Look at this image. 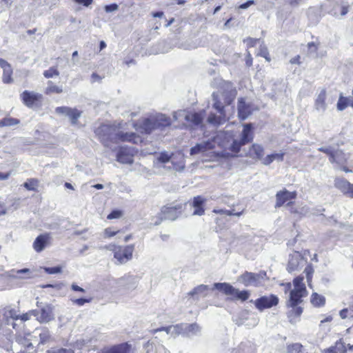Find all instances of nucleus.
Instances as JSON below:
<instances>
[{
	"label": "nucleus",
	"mask_w": 353,
	"mask_h": 353,
	"mask_svg": "<svg viewBox=\"0 0 353 353\" xmlns=\"http://www.w3.org/2000/svg\"><path fill=\"white\" fill-rule=\"evenodd\" d=\"M213 84L217 88V91L214 92L212 94V108L217 111L219 114L210 113L207 121L210 124L219 125L226 121L225 107L231 104L237 92L234 85L230 81L216 79Z\"/></svg>",
	"instance_id": "nucleus-1"
},
{
	"label": "nucleus",
	"mask_w": 353,
	"mask_h": 353,
	"mask_svg": "<svg viewBox=\"0 0 353 353\" xmlns=\"http://www.w3.org/2000/svg\"><path fill=\"white\" fill-rule=\"evenodd\" d=\"M95 133L102 144L107 148H110L111 143H117L119 141H129L137 143L141 139L134 132H123L114 125L102 124L98 127Z\"/></svg>",
	"instance_id": "nucleus-2"
},
{
	"label": "nucleus",
	"mask_w": 353,
	"mask_h": 353,
	"mask_svg": "<svg viewBox=\"0 0 353 353\" xmlns=\"http://www.w3.org/2000/svg\"><path fill=\"white\" fill-rule=\"evenodd\" d=\"M172 123L171 119L166 114L156 113L140 121L136 124L137 130L141 133L150 134L155 130H163Z\"/></svg>",
	"instance_id": "nucleus-3"
},
{
	"label": "nucleus",
	"mask_w": 353,
	"mask_h": 353,
	"mask_svg": "<svg viewBox=\"0 0 353 353\" xmlns=\"http://www.w3.org/2000/svg\"><path fill=\"white\" fill-rule=\"evenodd\" d=\"M267 275L265 271H260L258 273L245 272L238 277L237 281L245 286L258 287L262 285L266 279Z\"/></svg>",
	"instance_id": "nucleus-4"
},
{
	"label": "nucleus",
	"mask_w": 353,
	"mask_h": 353,
	"mask_svg": "<svg viewBox=\"0 0 353 353\" xmlns=\"http://www.w3.org/2000/svg\"><path fill=\"white\" fill-rule=\"evenodd\" d=\"M253 127L252 123L243 125V129L239 139H234L230 150L235 153L240 151L241 146L251 142L253 139Z\"/></svg>",
	"instance_id": "nucleus-5"
},
{
	"label": "nucleus",
	"mask_w": 353,
	"mask_h": 353,
	"mask_svg": "<svg viewBox=\"0 0 353 353\" xmlns=\"http://www.w3.org/2000/svg\"><path fill=\"white\" fill-rule=\"evenodd\" d=\"M184 206L182 203L163 206L158 216L159 221H155V225H159L163 219L176 220L181 214Z\"/></svg>",
	"instance_id": "nucleus-6"
},
{
	"label": "nucleus",
	"mask_w": 353,
	"mask_h": 353,
	"mask_svg": "<svg viewBox=\"0 0 353 353\" xmlns=\"http://www.w3.org/2000/svg\"><path fill=\"white\" fill-rule=\"evenodd\" d=\"M172 117L174 121H181L182 119H184L188 123L194 126L201 124L204 117L203 112L192 113L187 112L185 110H179L173 112Z\"/></svg>",
	"instance_id": "nucleus-7"
},
{
	"label": "nucleus",
	"mask_w": 353,
	"mask_h": 353,
	"mask_svg": "<svg viewBox=\"0 0 353 353\" xmlns=\"http://www.w3.org/2000/svg\"><path fill=\"white\" fill-rule=\"evenodd\" d=\"M306 263L307 261L299 252H294L292 254H290L287 270L290 273L299 271Z\"/></svg>",
	"instance_id": "nucleus-8"
},
{
	"label": "nucleus",
	"mask_w": 353,
	"mask_h": 353,
	"mask_svg": "<svg viewBox=\"0 0 353 353\" xmlns=\"http://www.w3.org/2000/svg\"><path fill=\"white\" fill-rule=\"evenodd\" d=\"M134 249V245H128L125 247L118 246L114 256L119 263H125L132 259Z\"/></svg>",
	"instance_id": "nucleus-9"
},
{
	"label": "nucleus",
	"mask_w": 353,
	"mask_h": 353,
	"mask_svg": "<svg viewBox=\"0 0 353 353\" xmlns=\"http://www.w3.org/2000/svg\"><path fill=\"white\" fill-rule=\"evenodd\" d=\"M330 6L332 7L330 10L334 16H344L348 12L349 3L347 0H327Z\"/></svg>",
	"instance_id": "nucleus-10"
},
{
	"label": "nucleus",
	"mask_w": 353,
	"mask_h": 353,
	"mask_svg": "<svg viewBox=\"0 0 353 353\" xmlns=\"http://www.w3.org/2000/svg\"><path fill=\"white\" fill-rule=\"evenodd\" d=\"M55 112L57 114L68 117L73 125L77 123L79 118L81 116V111L76 108H72L68 106L57 107L55 109Z\"/></svg>",
	"instance_id": "nucleus-11"
},
{
	"label": "nucleus",
	"mask_w": 353,
	"mask_h": 353,
	"mask_svg": "<svg viewBox=\"0 0 353 353\" xmlns=\"http://www.w3.org/2000/svg\"><path fill=\"white\" fill-rule=\"evenodd\" d=\"M278 303V297L275 295L271 294L270 296H263L257 299L254 302V305L259 310L263 311L265 309L276 305Z\"/></svg>",
	"instance_id": "nucleus-12"
},
{
	"label": "nucleus",
	"mask_w": 353,
	"mask_h": 353,
	"mask_svg": "<svg viewBox=\"0 0 353 353\" xmlns=\"http://www.w3.org/2000/svg\"><path fill=\"white\" fill-rule=\"evenodd\" d=\"M216 139L214 138L210 140H208L206 141H203L199 143H197L195 146L192 147L190 149V154L196 155L198 154H204L208 150H212L215 148L216 145Z\"/></svg>",
	"instance_id": "nucleus-13"
},
{
	"label": "nucleus",
	"mask_w": 353,
	"mask_h": 353,
	"mask_svg": "<svg viewBox=\"0 0 353 353\" xmlns=\"http://www.w3.org/2000/svg\"><path fill=\"white\" fill-rule=\"evenodd\" d=\"M307 295L306 288L301 290L293 289L290 290V299L288 303V306H296L301 303V298Z\"/></svg>",
	"instance_id": "nucleus-14"
},
{
	"label": "nucleus",
	"mask_w": 353,
	"mask_h": 353,
	"mask_svg": "<svg viewBox=\"0 0 353 353\" xmlns=\"http://www.w3.org/2000/svg\"><path fill=\"white\" fill-rule=\"evenodd\" d=\"M296 196V192H289L286 189H284L281 191H279L276 194V208H279L282 206L285 202L294 199Z\"/></svg>",
	"instance_id": "nucleus-15"
},
{
	"label": "nucleus",
	"mask_w": 353,
	"mask_h": 353,
	"mask_svg": "<svg viewBox=\"0 0 353 353\" xmlns=\"http://www.w3.org/2000/svg\"><path fill=\"white\" fill-rule=\"evenodd\" d=\"M334 185L344 194L353 198V184H351L344 179L337 178L334 181Z\"/></svg>",
	"instance_id": "nucleus-16"
},
{
	"label": "nucleus",
	"mask_w": 353,
	"mask_h": 353,
	"mask_svg": "<svg viewBox=\"0 0 353 353\" xmlns=\"http://www.w3.org/2000/svg\"><path fill=\"white\" fill-rule=\"evenodd\" d=\"M21 97L24 104L26 106L30 108L33 105H34L37 101H39L41 99L42 96L41 94L34 92L25 90L21 94Z\"/></svg>",
	"instance_id": "nucleus-17"
},
{
	"label": "nucleus",
	"mask_w": 353,
	"mask_h": 353,
	"mask_svg": "<svg viewBox=\"0 0 353 353\" xmlns=\"http://www.w3.org/2000/svg\"><path fill=\"white\" fill-rule=\"evenodd\" d=\"M253 108L250 104H247L244 99L241 98L238 101V114L241 119L245 120L252 114Z\"/></svg>",
	"instance_id": "nucleus-18"
},
{
	"label": "nucleus",
	"mask_w": 353,
	"mask_h": 353,
	"mask_svg": "<svg viewBox=\"0 0 353 353\" xmlns=\"http://www.w3.org/2000/svg\"><path fill=\"white\" fill-rule=\"evenodd\" d=\"M210 287L207 285H199L195 287L192 290L188 293V295L192 297L194 300H199L201 296L205 297L208 296Z\"/></svg>",
	"instance_id": "nucleus-19"
},
{
	"label": "nucleus",
	"mask_w": 353,
	"mask_h": 353,
	"mask_svg": "<svg viewBox=\"0 0 353 353\" xmlns=\"http://www.w3.org/2000/svg\"><path fill=\"white\" fill-rule=\"evenodd\" d=\"M326 90L322 89L319 93L314 103V108L316 111L323 113L327 109L326 99Z\"/></svg>",
	"instance_id": "nucleus-20"
},
{
	"label": "nucleus",
	"mask_w": 353,
	"mask_h": 353,
	"mask_svg": "<svg viewBox=\"0 0 353 353\" xmlns=\"http://www.w3.org/2000/svg\"><path fill=\"white\" fill-rule=\"evenodd\" d=\"M50 236L49 234H43L38 236L33 243V248L37 252L43 251L47 245Z\"/></svg>",
	"instance_id": "nucleus-21"
},
{
	"label": "nucleus",
	"mask_w": 353,
	"mask_h": 353,
	"mask_svg": "<svg viewBox=\"0 0 353 353\" xmlns=\"http://www.w3.org/2000/svg\"><path fill=\"white\" fill-rule=\"evenodd\" d=\"M206 199L203 198L201 196H194L193 199V201L192 205L195 208L193 212V215L201 216L204 214L205 210L203 207V204L205 203Z\"/></svg>",
	"instance_id": "nucleus-22"
},
{
	"label": "nucleus",
	"mask_w": 353,
	"mask_h": 353,
	"mask_svg": "<svg viewBox=\"0 0 353 353\" xmlns=\"http://www.w3.org/2000/svg\"><path fill=\"white\" fill-rule=\"evenodd\" d=\"M183 335L190 337L199 334L201 328L196 323L191 324L183 323Z\"/></svg>",
	"instance_id": "nucleus-23"
},
{
	"label": "nucleus",
	"mask_w": 353,
	"mask_h": 353,
	"mask_svg": "<svg viewBox=\"0 0 353 353\" xmlns=\"http://www.w3.org/2000/svg\"><path fill=\"white\" fill-rule=\"evenodd\" d=\"M230 353H256V347L250 342H243L232 348Z\"/></svg>",
	"instance_id": "nucleus-24"
},
{
	"label": "nucleus",
	"mask_w": 353,
	"mask_h": 353,
	"mask_svg": "<svg viewBox=\"0 0 353 353\" xmlns=\"http://www.w3.org/2000/svg\"><path fill=\"white\" fill-rule=\"evenodd\" d=\"M117 160L121 163L131 164L133 162V157L127 149L121 148L117 153Z\"/></svg>",
	"instance_id": "nucleus-25"
},
{
	"label": "nucleus",
	"mask_w": 353,
	"mask_h": 353,
	"mask_svg": "<svg viewBox=\"0 0 353 353\" xmlns=\"http://www.w3.org/2000/svg\"><path fill=\"white\" fill-rule=\"evenodd\" d=\"M349 159V154H345L341 150H336L334 151L330 163H336L339 165H343Z\"/></svg>",
	"instance_id": "nucleus-26"
},
{
	"label": "nucleus",
	"mask_w": 353,
	"mask_h": 353,
	"mask_svg": "<svg viewBox=\"0 0 353 353\" xmlns=\"http://www.w3.org/2000/svg\"><path fill=\"white\" fill-rule=\"evenodd\" d=\"M291 309L288 312V317L289 319V321L292 324L296 323L303 312V309L301 307L298 305L296 306H290Z\"/></svg>",
	"instance_id": "nucleus-27"
},
{
	"label": "nucleus",
	"mask_w": 353,
	"mask_h": 353,
	"mask_svg": "<svg viewBox=\"0 0 353 353\" xmlns=\"http://www.w3.org/2000/svg\"><path fill=\"white\" fill-rule=\"evenodd\" d=\"M53 319L52 309L50 305H46L41 310V315L37 317L40 322H49Z\"/></svg>",
	"instance_id": "nucleus-28"
},
{
	"label": "nucleus",
	"mask_w": 353,
	"mask_h": 353,
	"mask_svg": "<svg viewBox=\"0 0 353 353\" xmlns=\"http://www.w3.org/2000/svg\"><path fill=\"white\" fill-rule=\"evenodd\" d=\"M346 347L343 342L339 340L335 343L334 346H331L323 351L322 353H345Z\"/></svg>",
	"instance_id": "nucleus-29"
},
{
	"label": "nucleus",
	"mask_w": 353,
	"mask_h": 353,
	"mask_svg": "<svg viewBox=\"0 0 353 353\" xmlns=\"http://www.w3.org/2000/svg\"><path fill=\"white\" fill-rule=\"evenodd\" d=\"M234 288L232 285L227 283H214L212 290L216 289L223 292L226 295L232 296L234 292Z\"/></svg>",
	"instance_id": "nucleus-30"
},
{
	"label": "nucleus",
	"mask_w": 353,
	"mask_h": 353,
	"mask_svg": "<svg viewBox=\"0 0 353 353\" xmlns=\"http://www.w3.org/2000/svg\"><path fill=\"white\" fill-rule=\"evenodd\" d=\"M131 346L128 343L115 345L104 353H130Z\"/></svg>",
	"instance_id": "nucleus-31"
},
{
	"label": "nucleus",
	"mask_w": 353,
	"mask_h": 353,
	"mask_svg": "<svg viewBox=\"0 0 353 353\" xmlns=\"http://www.w3.org/2000/svg\"><path fill=\"white\" fill-rule=\"evenodd\" d=\"M284 154H285L283 152L269 154L263 159V163L268 165L274 161H282L283 160Z\"/></svg>",
	"instance_id": "nucleus-32"
},
{
	"label": "nucleus",
	"mask_w": 353,
	"mask_h": 353,
	"mask_svg": "<svg viewBox=\"0 0 353 353\" xmlns=\"http://www.w3.org/2000/svg\"><path fill=\"white\" fill-rule=\"evenodd\" d=\"M166 330L167 334H170L173 337H176L179 334L183 335V323L168 326Z\"/></svg>",
	"instance_id": "nucleus-33"
},
{
	"label": "nucleus",
	"mask_w": 353,
	"mask_h": 353,
	"mask_svg": "<svg viewBox=\"0 0 353 353\" xmlns=\"http://www.w3.org/2000/svg\"><path fill=\"white\" fill-rule=\"evenodd\" d=\"M48 86L46 87L45 90V93L46 94H60L63 92V88L62 86L56 85H54L52 81H48Z\"/></svg>",
	"instance_id": "nucleus-34"
},
{
	"label": "nucleus",
	"mask_w": 353,
	"mask_h": 353,
	"mask_svg": "<svg viewBox=\"0 0 353 353\" xmlns=\"http://www.w3.org/2000/svg\"><path fill=\"white\" fill-rule=\"evenodd\" d=\"M12 69L11 65H9L3 70V82L5 83H10L12 82Z\"/></svg>",
	"instance_id": "nucleus-35"
},
{
	"label": "nucleus",
	"mask_w": 353,
	"mask_h": 353,
	"mask_svg": "<svg viewBox=\"0 0 353 353\" xmlns=\"http://www.w3.org/2000/svg\"><path fill=\"white\" fill-rule=\"evenodd\" d=\"M232 296L236 299L244 301L249 298L250 294L247 290L239 291L238 289L234 288Z\"/></svg>",
	"instance_id": "nucleus-36"
},
{
	"label": "nucleus",
	"mask_w": 353,
	"mask_h": 353,
	"mask_svg": "<svg viewBox=\"0 0 353 353\" xmlns=\"http://www.w3.org/2000/svg\"><path fill=\"white\" fill-rule=\"evenodd\" d=\"M311 303L314 306H321L325 303V298L319 295L317 293H313L311 298Z\"/></svg>",
	"instance_id": "nucleus-37"
},
{
	"label": "nucleus",
	"mask_w": 353,
	"mask_h": 353,
	"mask_svg": "<svg viewBox=\"0 0 353 353\" xmlns=\"http://www.w3.org/2000/svg\"><path fill=\"white\" fill-rule=\"evenodd\" d=\"M251 152L256 155L258 159H261L263 155V148L261 145L254 144L252 145Z\"/></svg>",
	"instance_id": "nucleus-38"
},
{
	"label": "nucleus",
	"mask_w": 353,
	"mask_h": 353,
	"mask_svg": "<svg viewBox=\"0 0 353 353\" xmlns=\"http://www.w3.org/2000/svg\"><path fill=\"white\" fill-rule=\"evenodd\" d=\"M23 186L28 190H35L38 186V181L34 179H28Z\"/></svg>",
	"instance_id": "nucleus-39"
},
{
	"label": "nucleus",
	"mask_w": 353,
	"mask_h": 353,
	"mask_svg": "<svg viewBox=\"0 0 353 353\" xmlns=\"http://www.w3.org/2000/svg\"><path fill=\"white\" fill-rule=\"evenodd\" d=\"M59 75V72L54 67H51L48 70H45L43 72V76L47 78H52L54 77H57Z\"/></svg>",
	"instance_id": "nucleus-40"
},
{
	"label": "nucleus",
	"mask_w": 353,
	"mask_h": 353,
	"mask_svg": "<svg viewBox=\"0 0 353 353\" xmlns=\"http://www.w3.org/2000/svg\"><path fill=\"white\" fill-rule=\"evenodd\" d=\"M303 346L300 343H295L288 347L287 353H302Z\"/></svg>",
	"instance_id": "nucleus-41"
},
{
	"label": "nucleus",
	"mask_w": 353,
	"mask_h": 353,
	"mask_svg": "<svg viewBox=\"0 0 353 353\" xmlns=\"http://www.w3.org/2000/svg\"><path fill=\"white\" fill-rule=\"evenodd\" d=\"M303 276H299L296 277L293 281V283L294 285V289L301 290L302 287L303 288H306L305 284L303 283Z\"/></svg>",
	"instance_id": "nucleus-42"
},
{
	"label": "nucleus",
	"mask_w": 353,
	"mask_h": 353,
	"mask_svg": "<svg viewBox=\"0 0 353 353\" xmlns=\"http://www.w3.org/2000/svg\"><path fill=\"white\" fill-rule=\"evenodd\" d=\"M172 159V155L168 152H161L157 157V161L162 163H168Z\"/></svg>",
	"instance_id": "nucleus-43"
},
{
	"label": "nucleus",
	"mask_w": 353,
	"mask_h": 353,
	"mask_svg": "<svg viewBox=\"0 0 353 353\" xmlns=\"http://www.w3.org/2000/svg\"><path fill=\"white\" fill-rule=\"evenodd\" d=\"M347 107V99L345 97H340L338 103L337 108L339 110L342 111Z\"/></svg>",
	"instance_id": "nucleus-44"
},
{
	"label": "nucleus",
	"mask_w": 353,
	"mask_h": 353,
	"mask_svg": "<svg viewBox=\"0 0 353 353\" xmlns=\"http://www.w3.org/2000/svg\"><path fill=\"white\" fill-rule=\"evenodd\" d=\"M5 126H13L18 125L20 121L15 118L6 117L4 118Z\"/></svg>",
	"instance_id": "nucleus-45"
},
{
	"label": "nucleus",
	"mask_w": 353,
	"mask_h": 353,
	"mask_svg": "<svg viewBox=\"0 0 353 353\" xmlns=\"http://www.w3.org/2000/svg\"><path fill=\"white\" fill-rule=\"evenodd\" d=\"M319 150L327 154L330 157L329 161H330V159H332V156L333 155L334 151V150L331 146L321 147L319 148Z\"/></svg>",
	"instance_id": "nucleus-46"
},
{
	"label": "nucleus",
	"mask_w": 353,
	"mask_h": 353,
	"mask_svg": "<svg viewBox=\"0 0 353 353\" xmlns=\"http://www.w3.org/2000/svg\"><path fill=\"white\" fill-rule=\"evenodd\" d=\"M39 338L41 343L47 342L50 338L49 331L47 330H43L41 332L39 333Z\"/></svg>",
	"instance_id": "nucleus-47"
},
{
	"label": "nucleus",
	"mask_w": 353,
	"mask_h": 353,
	"mask_svg": "<svg viewBox=\"0 0 353 353\" xmlns=\"http://www.w3.org/2000/svg\"><path fill=\"white\" fill-rule=\"evenodd\" d=\"M43 270L48 274H57L61 272V268L59 266L52 268H44Z\"/></svg>",
	"instance_id": "nucleus-48"
},
{
	"label": "nucleus",
	"mask_w": 353,
	"mask_h": 353,
	"mask_svg": "<svg viewBox=\"0 0 353 353\" xmlns=\"http://www.w3.org/2000/svg\"><path fill=\"white\" fill-rule=\"evenodd\" d=\"M304 272L306 274V278H307V282L308 283L310 282V281L312 279V275L314 272V270H313L312 267L311 265H307L305 268Z\"/></svg>",
	"instance_id": "nucleus-49"
},
{
	"label": "nucleus",
	"mask_w": 353,
	"mask_h": 353,
	"mask_svg": "<svg viewBox=\"0 0 353 353\" xmlns=\"http://www.w3.org/2000/svg\"><path fill=\"white\" fill-rule=\"evenodd\" d=\"M122 216V212L121 210H113L110 213L107 218L108 219H119Z\"/></svg>",
	"instance_id": "nucleus-50"
},
{
	"label": "nucleus",
	"mask_w": 353,
	"mask_h": 353,
	"mask_svg": "<svg viewBox=\"0 0 353 353\" xmlns=\"http://www.w3.org/2000/svg\"><path fill=\"white\" fill-rule=\"evenodd\" d=\"M92 299V298H88V299L80 298V299L74 300L73 302L79 306H82L85 303L91 302Z\"/></svg>",
	"instance_id": "nucleus-51"
},
{
	"label": "nucleus",
	"mask_w": 353,
	"mask_h": 353,
	"mask_svg": "<svg viewBox=\"0 0 353 353\" xmlns=\"http://www.w3.org/2000/svg\"><path fill=\"white\" fill-rule=\"evenodd\" d=\"M4 315L6 317H10L13 319H17L19 318V316L17 314V312L14 310H6L5 311Z\"/></svg>",
	"instance_id": "nucleus-52"
},
{
	"label": "nucleus",
	"mask_w": 353,
	"mask_h": 353,
	"mask_svg": "<svg viewBox=\"0 0 353 353\" xmlns=\"http://www.w3.org/2000/svg\"><path fill=\"white\" fill-rule=\"evenodd\" d=\"M119 8V6L117 3H112L110 5H107L105 6L104 9L106 12H112L117 11Z\"/></svg>",
	"instance_id": "nucleus-53"
},
{
	"label": "nucleus",
	"mask_w": 353,
	"mask_h": 353,
	"mask_svg": "<svg viewBox=\"0 0 353 353\" xmlns=\"http://www.w3.org/2000/svg\"><path fill=\"white\" fill-rule=\"evenodd\" d=\"M119 231L113 230L111 228H108L105 230L104 233L106 237H112L116 235Z\"/></svg>",
	"instance_id": "nucleus-54"
},
{
	"label": "nucleus",
	"mask_w": 353,
	"mask_h": 353,
	"mask_svg": "<svg viewBox=\"0 0 353 353\" xmlns=\"http://www.w3.org/2000/svg\"><path fill=\"white\" fill-rule=\"evenodd\" d=\"M32 314L34 316H37L38 312L36 310H32L29 313H26L21 316V319L23 321H28L30 318V315Z\"/></svg>",
	"instance_id": "nucleus-55"
},
{
	"label": "nucleus",
	"mask_w": 353,
	"mask_h": 353,
	"mask_svg": "<svg viewBox=\"0 0 353 353\" xmlns=\"http://www.w3.org/2000/svg\"><path fill=\"white\" fill-rule=\"evenodd\" d=\"M255 4V1L254 0H249L247 2L244 3H242L239 6V9H243V10H245V9H247L250 6H252V5H254Z\"/></svg>",
	"instance_id": "nucleus-56"
},
{
	"label": "nucleus",
	"mask_w": 353,
	"mask_h": 353,
	"mask_svg": "<svg viewBox=\"0 0 353 353\" xmlns=\"http://www.w3.org/2000/svg\"><path fill=\"white\" fill-rule=\"evenodd\" d=\"M48 353H74V352L70 349H59L57 350H50L48 352Z\"/></svg>",
	"instance_id": "nucleus-57"
},
{
	"label": "nucleus",
	"mask_w": 353,
	"mask_h": 353,
	"mask_svg": "<svg viewBox=\"0 0 353 353\" xmlns=\"http://www.w3.org/2000/svg\"><path fill=\"white\" fill-rule=\"evenodd\" d=\"M61 287H62V285L61 283H57V284H55V285L48 284V285H42V288H54V289H56L57 290H61Z\"/></svg>",
	"instance_id": "nucleus-58"
},
{
	"label": "nucleus",
	"mask_w": 353,
	"mask_h": 353,
	"mask_svg": "<svg viewBox=\"0 0 353 353\" xmlns=\"http://www.w3.org/2000/svg\"><path fill=\"white\" fill-rule=\"evenodd\" d=\"M348 313H349V315L350 316V310H348V309H343V310H342L340 312V316L342 319H345V318L347 317Z\"/></svg>",
	"instance_id": "nucleus-59"
},
{
	"label": "nucleus",
	"mask_w": 353,
	"mask_h": 353,
	"mask_svg": "<svg viewBox=\"0 0 353 353\" xmlns=\"http://www.w3.org/2000/svg\"><path fill=\"white\" fill-rule=\"evenodd\" d=\"M257 41V39H254L252 38H248L244 40V42H247V44L250 46H254Z\"/></svg>",
	"instance_id": "nucleus-60"
},
{
	"label": "nucleus",
	"mask_w": 353,
	"mask_h": 353,
	"mask_svg": "<svg viewBox=\"0 0 353 353\" xmlns=\"http://www.w3.org/2000/svg\"><path fill=\"white\" fill-rule=\"evenodd\" d=\"M77 3L88 6L92 2V0H74Z\"/></svg>",
	"instance_id": "nucleus-61"
},
{
	"label": "nucleus",
	"mask_w": 353,
	"mask_h": 353,
	"mask_svg": "<svg viewBox=\"0 0 353 353\" xmlns=\"http://www.w3.org/2000/svg\"><path fill=\"white\" fill-rule=\"evenodd\" d=\"M101 78L97 74V73H92L91 76V81L92 83L96 82V81H100Z\"/></svg>",
	"instance_id": "nucleus-62"
},
{
	"label": "nucleus",
	"mask_w": 353,
	"mask_h": 353,
	"mask_svg": "<svg viewBox=\"0 0 353 353\" xmlns=\"http://www.w3.org/2000/svg\"><path fill=\"white\" fill-rule=\"evenodd\" d=\"M71 289L72 290L77 291V292H85L84 289H83L82 288H81V287H79L77 285L74 284V283L71 285Z\"/></svg>",
	"instance_id": "nucleus-63"
},
{
	"label": "nucleus",
	"mask_w": 353,
	"mask_h": 353,
	"mask_svg": "<svg viewBox=\"0 0 353 353\" xmlns=\"http://www.w3.org/2000/svg\"><path fill=\"white\" fill-rule=\"evenodd\" d=\"M10 64L4 59L0 58V68L3 70Z\"/></svg>",
	"instance_id": "nucleus-64"
}]
</instances>
